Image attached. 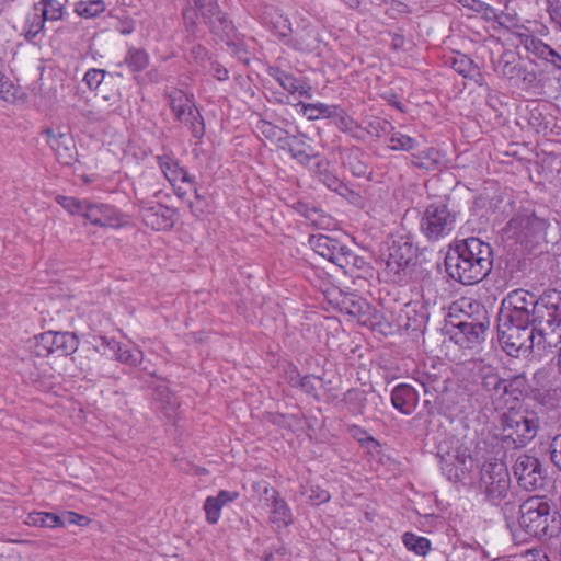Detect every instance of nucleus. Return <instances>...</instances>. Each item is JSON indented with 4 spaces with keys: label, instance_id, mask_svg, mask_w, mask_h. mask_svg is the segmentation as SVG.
Instances as JSON below:
<instances>
[{
    "label": "nucleus",
    "instance_id": "nucleus-1",
    "mask_svg": "<svg viewBox=\"0 0 561 561\" xmlns=\"http://www.w3.org/2000/svg\"><path fill=\"white\" fill-rule=\"evenodd\" d=\"M493 251L479 238H467L451 245L445 256L447 274L456 282L469 286L483 280L492 271Z\"/></svg>",
    "mask_w": 561,
    "mask_h": 561
},
{
    "label": "nucleus",
    "instance_id": "nucleus-2",
    "mask_svg": "<svg viewBox=\"0 0 561 561\" xmlns=\"http://www.w3.org/2000/svg\"><path fill=\"white\" fill-rule=\"evenodd\" d=\"M499 341L510 356L541 358L561 344V324H533L531 328L499 324Z\"/></svg>",
    "mask_w": 561,
    "mask_h": 561
},
{
    "label": "nucleus",
    "instance_id": "nucleus-3",
    "mask_svg": "<svg viewBox=\"0 0 561 561\" xmlns=\"http://www.w3.org/2000/svg\"><path fill=\"white\" fill-rule=\"evenodd\" d=\"M507 300L513 310L533 311V324H561V291L546 290L539 298L533 293L518 288L511 291Z\"/></svg>",
    "mask_w": 561,
    "mask_h": 561
},
{
    "label": "nucleus",
    "instance_id": "nucleus-4",
    "mask_svg": "<svg viewBox=\"0 0 561 561\" xmlns=\"http://www.w3.org/2000/svg\"><path fill=\"white\" fill-rule=\"evenodd\" d=\"M479 490L484 500L494 506H500L506 516L515 507L511 491V477L506 465L502 461L484 462L479 479Z\"/></svg>",
    "mask_w": 561,
    "mask_h": 561
},
{
    "label": "nucleus",
    "instance_id": "nucleus-5",
    "mask_svg": "<svg viewBox=\"0 0 561 561\" xmlns=\"http://www.w3.org/2000/svg\"><path fill=\"white\" fill-rule=\"evenodd\" d=\"M500 428L506 448H522L536 437L539 419L534 411L510 409L500 416Z\"/></svg>",
    "mask_w": 561,
    "mask_h": 561
},
{
    "label": "nucleus",
    "instance_id": "nucleus-6",
    "mask_svg": "<svg viewBox=\"0 0 561 561\" xmlns=\"http://www.w3.org/2000/svg\"><path fill=\"white\" fill-rule=\"evenodd\" d=\"M457 222V214L444 202L426 206L420 221L422 234L430 242H437L449 236Z\"/></svg>",
    "mask_w": 561,
    "mask_h": 561
},
{
    "label": "nucleus",
    "instance_id": "nucleus-7",
    "mask_svg": "<svg viewBox=\"0 0 561 561\" xmlns=\"http://www.w3.org/2000/svg\"><path fill=\"white\" fill-rule=\"evenodd\" d=\"M551 519L550 505L542 497L531 496L519 505L518 525L529 537L552 536L549 534Z\"/></svg>",
    "mask_w": 561,
    "mask_h": 561
},
{
    "label": "nucleus",
    "instance_id": "nucleus-8",
    "mask_svg": "<svg viewBox=\"0 0 561 561\" xmlns=\"http://www.w3.org/2000/svg\"><path fill=\"white\" fill-rule=\"evenodd\" d=\"M169 105L176 119L188 127L192 135L196 139H201L205 135L204 119L195 106L191 96L180 89H171L167 92Z\"/></svg>",
    "mask_w": 561,
    "mask_h": 561
},
{
    "label": "nucleus",
    "instance_id": "nucleus-9",
    "mask_svg": "<svg viewBox=\"0 0 561 561\" xmlns=\"http://www.w3.org/2000/svg\"><path fill=\"white\" fill-rule=\"evenodd\" d=\"M78 345L79 341L73 333L47 331L36 337L35 353L42 357L50 354L68 356L77 351Z\"/></svg>",
    "mask_w": 561,
    "mask_h": 561
},
{
    "label": "nucleus",
    "instance_id": "nucleus-10",
    "mask_svg": "<svg viewBox=\"0 0 561 561\" xmlns=\"http://www.w3.org/2000/svg\"><path fill=\"white\" fill-rule=\"evenodd\" d=\"M513 472L518 485L528 491H536L545 484V470L538 458L522 454L515 460Z\"/></svg>",
    "mask_w": 561,
    "mask_h": 561
},
{
    "label": "nucleus",
    "instance_id": "nucleus-11",
    "mask_svg": "<svg viewBox=\"0 0 561 561\" xmlns=\"http://www.w3.org/2000/svg\"><path fill=\"white\" fill-rule=\"evenodd\" d=\"M139 216L142 222L156 231H165L173 228L176 220V210L152 201L138 199Z\"/></svg>",
    "mask_w": 561,
    "mask_h": 561
},
{
    "label": "nucleus",
    "instance_id": "nucleus-12",
    "mask_svg": "<svg viewBox=\"0 0 561 561\" xmlns=\"http://www.w3.org/2000/svg\"><path fill=\"white\" fill-rule=\"evenodd\" d=\"M465 306H468L470 309L476 306L477 309L482 310V314L479 318H473L471 314H469L466 320L459 321L457 324H455V327L459 329L460 333L463 334L468 343L478 344L484 340L485 333L490 325L486 310L479 304H473L470 300H461V307Z\"/></svg>",
    "mask_w": 561,
    "mask_h": 561
},
{
    "label": "nucleus",
    "instance_id": "nucleus-13",
    "mask_svg": "<svg viewBox=\"0 0 561 561\" xmlns=\"http://www.w3.org/2000/svg\"><path fill=\"white\" fill-rule=\"evenodd\" d=\"M193 2L214 34L228 35L231 22L220 11L216 0H193Z\"/></svg>",
    "mask_w": 561,
    "mask_h": 561
},
{
    "label": "nucleus",
    "instance_id": "nucleus-14",
    "mask_svg": "<svg viewBox=\"0 0 561 561\" xmlns=\"http://www.w3.org/2000/svg\"><path fill=\"white\" fill-rule=\"evenodd\" d=\"M342 310L356 318L362 325L370 329H375L381 323V314L363 298L345 297L342 301Z\"/></svg>",
    "mask_w": 561,
    "mask_h": 561
},
{
    "label": "nucleus",
    "instance_id": "nucleus-15",
    "mask_svg": "<svg viewBox=\"0 0 561 561\" xmlns=\"http://www.w3.org/2000/svg\"><path fill=\"white\" fill-rule=\"evenodd\" d=\"M413 256V248L408 240L403 238L393 240L388 247L387 270L394 275H399L411 263Z\"/></svg>",
    "mask_w": 561,
    "mask_h": 561
},
{
    "label": "nucleus",
    "instance_id": "nucleus-16",
    "mask_svg": "<svg viewBox=\"0 0 561 561\" xmlns=\"http://www.w3.org/2000/svg\"><path fill=\"white\" fill-rule=\"evenodd\" d=\"M479 376L482 389L486 391L490 397H502L508 393L513 383L519 381V377H515L511 380L502 378L496 368L491 365H482L479 368Z\"/></svg>",
    "mask_w": 561,
    "mask_h": 561
},
{
    "label": "nucleus",
    "instance_id": "nucleus-17",
    "mask_svg": "<svg viewBox=\"0 0 561 561\" xmlns=\"http://www.w3.org/2000/svg\"><path fill=\"white\" fill-rule=\"evenodd\" d=\"M83 217L92 225L99 227L118 228L122 225L119 211L107 204H92L88 202Z\"/></svg>",
    "mask_w": 561,
    "mask_h": 561
},
{
    "label": "nucleus",
    "instance_id": "nucleus-18",
    "mask_svg": "<svg viewBox=\"0 0 561 561\" xmlns=\"http://www.w3.org/2000/svg\"><path fill=\"white\" fill-rule=\"evenodd\" d=\"M48 137V145L55 151L59 163L71 165L76 161V145L73 139L67 134H55L51 129L44 131Z\"/></svg>",
    "mask_w": 561,
    "mask_h": 561
},
{
    "label": "nucleus",
    "instance_id": "nucleus-19",
    "mask_svg": "<svg viewBox=\"0 0 561 561\" xmlns=\"http://www.w3.org/2000/svg\"><path fill=\"white\" fill-rule=\"evenodd\" d=\"M263 501L271 507L270 520L279 527L291 523V513L284 499L279 497L278 492L273 488H264Z\"/></svg>",
    "mask_w": 561,
    "mask_h": 561
},
{
    "label": "nucleus",
    "instance_id": "nucleus-20",
    "mask_svg": "<svg viewBox=\"0 0 561 561\" xmlns=\"http://www.w3.org/2000/svg\"><path fill=\"white\" fill-rule=\"evenodd\" d=\"M391 403L402 414L410 415L419 403V394L412 386L400 383L391 391Z\"/></svg>",
    "mask_w": 561,
    "mask_h": 561
},
{
    "label": "nucleus",
    "instance_id": "nucleus-21",
    "mask_svg": "<svg viewBox=\"0 0 561 561\" xmlns=\"http://www.w3.org/2000/svg\"><path fill=\"white\" fill-rule=\"evenodd\" d=\"M256 131L282 150H286V145H288V140L293 136L287 130L265 119L257 122Z\"/></svg>",
    "mask_w": 561,
    "mask_h": 561
},
{
    "label": "nucleus",
    "instance_id": "nucleus-22",
    "mask_svg": "<svg viewBox=\"0 0 561 561\" xmlns=\"http://www.w3.org/2000/svg\"><path fill=\"white\" fill-rule=\"evenodd\" d=\"M237 497V492L228 491H220L217 496L207 497L204 504L207 522L210 524H216L220 517V511L222 506L229 502H232Z\"/></svg>",
    "mask_w": 561,
    "mask_h": 561
},
{
    "label": "nucleus",
    "instance_id": "nucleus-23",
    "mask_svg": "<svg viewBox=\"0 0 561 561\" xmlns=\"http://www.w3.org/2000/svg\"><path fill=\"white\" fill-rule=\"evenodd\" d=\"M415 380L423 387L425 394L439 393L447 389L446 379L436 371L435 367L419 371Z\"/></svg>",
    "mask_w": 561,
    "mask_h": 561
},
{
    "label": "nucleus",
    "instance_id": "nucleus-24",
    "mask_svg": "<svg viewBox=\"0 0 561 561\" xmlns=\"http://www.w3.org/2000/svg\"><path fill=\"white\" fill-rule=\"evenodd\" d=\"M310 169L328 188L341 193L345 187L343 182L330 170V164L327 160L317 159V161L310 165Z\"/></svg>",
    "mask_w": 561,
    "mask_h": 561
},
{
    "label": "nucleus",
    "instance_id": "nucleus-25",
    "mask_svg": "<svg viewBox=\"0 0 561 561\" xmlns=\"http://www.w3.org/2000/svg\"><path fill=\"white\" fill-rule=\"evenodd\" d=\"M305 138L304 135H293L288 140V145H286V150L299 163L309 164L313 159H317V156L312 153V148L306 144Z\"/></svg>",
    "mask_w": 561,
    "mask_h": 561
},
{
    "label": "nucleus",
    "instance_id": "nucleus-26",
    "mask_svg": "<svg viewBox=\"0 0 561 561\" xmlns=\"http://www.w3.org/2000/svg\"><path fill=\"white\" fill-rule=\"evenodd\" d=\"M158 161L162 173L172 186H175L179 182H190L187 172L179 167L178 161L171 157H158Z\"/></svg>",
    "mask_w": 561,
    "mask_h": 561
},
{
    "label": "nucleus",
    "instance_id": "nucleus-27",
    "mask_svg": "<svg viewBox=\"0 0 561 561\" xmlns=\"http://www.w3.org/2000/svg\"><path fill=\"white\" fill-rule=\"evenodd\" d=\"M533 398L548 409L561 407V385L553 382L547 388H533Z\"/></svg>",
    "mask_w": 561,
    "mask_h": 561
},
{
    "label": "nucleus",
    "instance_id": "nucleus-28",
    "mask_svg": "<svg viewBox=\"0 0 561 561\" xmlns=\"http://www.w3.org/2000/svg\"><path fill=\"white\" fill-rule=\"evenodd\" d=\"M115 358L128 365H137L142 360V352L138 348L129 350L123 347L118 342L112 340L106 342Z\"/></svg>",
    "mask_w": 561,
    "mask_h": 561
},
{
    "label": "nucleus",
    "instance_id": "nucleus-29",
    "mask_svg": "<svg viewBox=\"0 0 561 561\" xmlns=\"http://www.w3.org/2000/svg\"><path fill=\"white\" fill-rule=\"evenodd\" d=\"M519 38L525 49L540 59H549V55L552 54V47L534 35L520 34Z\"/></svg>",
    "mask_w": 561,
    "mask_h": 561
},
{
    "label": "nucleus",
    "instance_id": "nucleus-30",
    "mask_svg": "<svg viewBox=\"0 0 561 561\" xmlns=\"http://www.w3.org/2000/svg\"><path fill=\"white\" fill-rule=\"evenodd\" d=\"M34 10L43 16L44 21L60 20L64 13V7L57 0H42Z\"/></svg>",
    "mask_w": 561,
    "mask_h": 561
},
{
    "label": "nucleus",
    "instance_id": "nucleus-31",
    "mask_svg": "<svg viewBox=\"0 0 561 561\" xmlns=\"http://www.w3.org/2000/svg\"><path fill=\"white\" fill-rule=\"evenodd\" d=\"M61 523V517L54 513L34 512L28 514L25 524L36 527H58Z\"/></svg>",
    "mask_w": 561,
    "mask_h": 561
},
{
    "label": "nucleus",
    "instance_id": "nucleus-32",
    "mask_svg": "<svg viewBox=\"0 0 561 561\" xmlns=\"http://www.w3.org/2000/svg\"><path fill=\"white\" fill-rule=\"evenodd\" d=\"M451 67L456 72L462 75L465 78H474L477 75H480L479 67L474 61L462 54H458L453 58Z\"/></svg>",
    "mask_w": 561,
    "mask_h": 561
},
{
    "label": "nucleus",
    "instance_id": "nucleus-33",
    "mask_svg": "<svg viewBox=\"0 0 561 561\" xmlns=\"http://www.w3.org/2000/svg\"><path fill=\"white\" fill-rule=\"evenodd\" d=\"M363 152L358 149H352L344 161V165L352 172L354 176L362 178L368 173V167L363 161Z\"/></svg>",
    "mask_w": 561,
    "mask_h": 561
},
{
    "label": "nucleus",
    "instance_id": "nucleus-34",
    "mask_svg": "<svg viewBox=\"0 0 561 561\" xmlns=\"http://www.w3.org/2000/svg\"><path fill=\"white\" fill-rule=\"evenodd\" d=\"M124 62L127 65L130 71L139 72L148 67L149 56L144 49L130 48L126 54Z\"/></svg>",
    "mask_w": 561,
    "mask_h": 561
},
{
    "label": "nucleus",
    "instance_id": "nucleus-35",
    "mask_svg": "<svg viewBox=\"0 0 561 561\" xmlns=\"http://www.w3.org/2000/svg\"><path fill=\"white\" fill-rule=\"evenodd\" d=\"M319 35L318 32L312 28H305L295 39V48L305 51L310 53L318 48L319 46Z\"/></svg>",
    "mask_w": 561,
    "mask_h": 561
},
{
    "label": "nucleus",
    "instance_id": "nucleus-36",
    "mask_svg": "<svg viewBox=\"0 0 561 561\" xmlns=\"http://www.w3.org/2000/svg\"><path fill=\"white\" fill-rule=\"evenodd\" d=\"M402 540L408 550L419 556H426L431 549V541L427 538L412 533H405Z\"/></svg>",
    "mask_w": 561,
    "mask_h": 561
},
{
    "label": "nucleus",
    "instance_id": "nucleus-37",
    "mask_svg": "<svg viewBox=\"0 0 561 561\" xmlns=\"http://www.w3.org/2000/svg\"><path fill=\"white\" fill-rule=\"evenodd\" d=\"M344 401L353 414H363L367 403V397L363 390L351 389L345 393Z\"/></svg>",
    "mask_w": 561,
    "mask_h": 561
},
{
    "label": "nucleus",
    "instance_id": "nucleus-38",
    "mask_svg": "<svg viewBox=\"0 0 561 561\" xmlns=\"http://www.w3.org/2000/svg\"><path fill=\"white\" fill-rule=\"evenodd\" d=\"M304 114L310 121H314L322 117H331L335 111V106L328 105L324 103H300Z\"/></svg>",
    "mask_w": 561,
    "mask_h": 561
},
{
    "label": "nucleus",
    "instance_id": "nucleus-39",
    "mask_svg": "<svg viewBox=\"0 0 561 561\" xmlns=\"http://www.w3.org/2000/svg\"><path fill=\"white\" fill-rule=\"evenodd\" d=\"M309 244L320 256L327 259L331 254V248L335 245V239L327 234H312Z\"/></svg>",
    "mask_w": 561,
    "mask_h": 561
},
{
    "label": "nucleus",
    "instance_id": "nucleus-40",
    "mask_svg": "<svg viewBox=\"0 0 561 561\" xmlns=\"http://www.w3.org/2000/svg\"><path fill=\"white\" fill-rule=\"evenodd\" d=\"M196 7H192L187 4L182 10V18L185 31L187 33V37H196L197 28H198V12Z\"/></svg>",
    "mask_w": 561,
    "mask_h": 561
},
{
    "label": "nucleus",
    "instance_id": "nucleus-41",
    "mask_svg": "<svg viewBox=\"0 0 561 561\" xmlns=\"http://www.w3.org/2000/svg\"><path fill=\"white\" fill-rule=\"evenodd\" d=\"M499 72L508 79L518 76L520 68L515 62V57L511 53H505L501 56L497 65Z\"/></svg>",
    "mask_w": 561,
    "mask_h": 561
},
{
    "label": "nucleus",
    "instance_id": "nucleus-42",
    "mask_svg": "<svg viewBox=\"0 0 561 561\" xmlns=\"http://www.w3.org/2000/svg\"><path fill=\"white\" fill-rule=\"evenodd\" d=\"M438 152L434 148H427L417 154H412V163L419 169H431L438 163Z\"/></svg>",
    "mask_w": 561,
    "mask_h": 561
},
{
    "label": "nucleus",
    "instance_id": "nucleus-43",
    "mask_svg": "<svg viewBox=\"0 0 561 561\" xmlns=\"http://www.w3.org/2000/svg\"><path fill=\"white\" fill-rule=\"evenodd\" d=\"M106 9L105 4H101L100 2L95 1V3L88 1H79L76 3L75 12L82 18L91 19L95 18L99 14L103 13Z\"/></svg>",
    "mask_w": 561,
    "mask_h": 561
},
{
    "label": "nucleus",
    "instance_id": "nucleus-44",
    "mask_svg": "<svg viewBox=\"0 0 561 561\" xmlns=\"http://www.w3.org/2000/svg\"><path fill=\"white\" fill-rule=\"evenodd\" d=\"M56 202L62 206L67 211H69L72 215H82L85 210V206L88 204L87 201H80L76 197L71 196H62L58 195L56 197Z\"/></svg>",
    "mask_w": 561,
    "mask_h": 561
},
{
    "label": "nucleus",
    "instance_id": "nucleus-45",
    "mask_svg": "<svg viewBox=\"0 0 561 561\" xmlns=\"http://www.w3.org/2000/svg\"><path fill=\"white\" fill-rule=\"evenodd\" d=\"M533 311L530 310H512L507 321L501 324H512L519 328H531L533 327Z\"/></svg>",
    "mask_w": 561,
    "mask_h": 561
},
{
    "label": "nucleus",
    "instance_id": "nucleus-46",
    "mask_svg": "<svg viewBox=\"0 0 561 561\" xmlns=\"http://www.w3.org/2000/svg\"><path fill=\"white\" fill-rule=\"evenodd\" d=\"M350 252L351 249L347 245L335 239V245L331 248V254L328 255L327 260L342 268L347 264L346 259Z\"/></svg>",
    "mask_w": 561,
    "mask_h": 561
},
{
    "label": "nucleus",
    "instance_id": "nucleus-47",
    "mask_svg": "<svg viewBox=\"0 0 561 561\" xmlns=\"http://www.w3.org/2000/svg\"><path fill=\"white\" fill-rule=\"evenodd\" d=\"M45 21L42 15L36 11L34 14L27 18L25 24V38L26 41H33L44 28Z\"/></svg>",
    "mask_w": 561,
    "mask_h": 561
},
{
    "label": "nucleus",
    "instance_id": "nucleus-48",
    "mask_svg": "<svg viewBox=\"0 0 561 561\" xmlns=\"http://www.w3.org/2000/svg\"><path fill=\"white\" fill-rule=\"evenodd\" d=\"M391 148L393 150H405L410 151L417 147V142L414 138L403 135V134H396L390 139Z\"/></svg>",
    "mask_w": 561,
    "mask_h": 561
},
{
    "label": "nucleus",
    "instance_id": "nucleus-49",
    "mask_svg": "<svg viewBox=\"0 0 561 561\" xmlns=\"http://www.w3.org/2000/svg\"><path fill=\"white\" fill-rule=\"evenodd\" d=\"M519 225L523 229H526L531 233L543 231L547 228L546 220H543L535 215H529V216L522 218L519 221Z\"/></svg>",
    "mask_w": 561,
    "mask_h": 561
},
{
    "label": "nucleus",
    "instance_id": "nucleus-50",
    "mask_svg": "<svg viewBox=\"0 0 561 561\" xmlns=\"http://www.w3.org/2000/svg\"><path fill=\"white\" fill-rule=\"evenodd\" d=\"M16 94L18 88L0 71V98L7 102H14Z\"/></svg>",
    "mask_w": 561,
    "mask_h": 561
},
{
    "label": "nucleus",
    "instance_id": "nucleus-51",
    "mask_svg": "<svg viewBox=\"0 0 561 561\" xmlns=\"http://www.w3.org/2000/svg\"><path fill=\"white\" fill-rule=\"evenodd\" d=\"M306 493L308 494V500L313 505H319V504L325 503V502H328L330 500L329 492L323 490V489H321L320 486L310 485L306 490Z\"/></svg>",
    "mask_w": 561,
    "mask_h": 561
},
{
    "label": "nucleus",
    "instance_id": "nucleus-52",
    "mask_svg": "<svg viewBox=\"0 0 561 561\" xmlns=\"http://www.w3.org/2000/svg\"><path fill=\"white\" fill-rule=\"evenodd\" d=\"M106 72L102 69H90L84 75V82L90 89H98L105 78Z\"/></svg>",
    "mask_w": 561,
    "mask_h": 561
},
{
    "label": "nucleus",
    "instance_id": "nucleus-53",
    "mask_svg": "<svg viewBox=\"0 0 561 561\" xmlns=\"http://www.w3.org/2000/svg\"><path fill=\"white\" fill-rule=\"evenodd\" d=\"M549 451L552 463L561 471V434L552 438Z\"/></svg>",
    "mask_w": 561,
    "mask_h": 561
},
{
    "label": "nucleus",
    "instance_id": "nucleus-54",
    "mask_svg": "<svg viewBox=\"0 0 561 561\" xmlns=\"http://www.w3.org/2000/svg\"><path fill=\"white\" fill-rule=\"evenodd\" d=\"M551 371L547 368H541L535 371L533 375V383L534 388H547L551 386L553 382L550 379Z\"/></svg>",
    "mask_w": 561,
    "mask_h": 561
},
{
    "label": "nucleus",
    "instance_id": "nucleus-55",
    "mask_svg": "<svg viewBox=\"0 0 561 561\" xmlns=\"http://www.w3.org/2000/svg\"><path fill=\"white\" fill-rule=\"evenodd\" d=\"M347 264L345 266L342 267V270L346 273V274H352L355 270H360L362 266L364 265V260L362 257H359L358 255H356L352 250L350 253H347Z\"/></svg>",
    "mask_w": 561,
    "mask_h": 561
},
{
    "label": "nucleus",
    "instance_id": "nucleus-56",
    "mask_svg": "<svg viewBox=\"0 0 561 561\" xmlns=\"http://www.w3.org/2000/svg\"><path fill=\"white\" fill-rule=\"evenodd\" d=\"M321 382V379L319 377H316L313 375L305 376L299 380V387L309 394L314 393L317 389V385Z\"/></svg>",
    "mask_w": 561,
    "mask_h": 561
},
{
    "label": "nucleus",
    "instance_id": "nucleus-57",
    "mask_svg": "<svg viewBox=\"0 0 561 561\" xmlns=\"http://www.w3.org/2000/svg\"><path fill=\"white\" fill-rule=\"evenodd\" d=\"M60 517L61 523L59 526H65L67 524L85 525L89 522L88 517L75 512H65Z\"/></svg>",
    "mask_w": 561,
    "mask_h": 561
},
{
    "label": "nucleus",
    "instance_id": "nucleus-58",
    "mask_svg": "<svg viewBox=\"0 0 561 561\" xmlns=\"http://www.w3.org/2000/svg\"><path fill=\"white\" fill-rule=\"evenodd\" d=\"M279 84L284 90L288 91L289 93H296V90H297L296 84H298V79L289 73H286L282 78V81L279 82Z\"/></svg>",
    "mask_w": 561,
    "mask_h": 561
},
{
    "label": "nucleus",
    "instance_id": "nucleus-59",
    "mask_svg": "<svg viewBox=\"0 0 561 561\" xmlns=\"http://www.w3.org/2000/svg\"><path fill=\"white\" fill-rule=\"evenodd\" d=\"M463 7L472 10L473 12L482 11L484 8V2L480 0H457Z\"/></svg>",
    "mask_w": 561,
    "mask_h": 561
},
{
    "label": "nucleus",
    "instance_id": "nucleus-60",
    "mask_svg": "<svg viewBox=\"0 0 561 561\" xmlns=\"http://www.w3.org/2000/svg\"><path fill=\"white\" fill-rule=\"evenodd\" d=\"M296 93H299L300 95L311 99L312 98V89L309 84H307L305 81L298 79V84Z\"/></svg>",
    "mask_w": 561,
    "mask_h": 561
},
{
    "label": "nucleus",
    "instance_id": "nucleus-61",
    "mask_svg": "<svg viewBox=\"0 0 561 561\" xmlns=\"http://www.w3.org/2000/svg\"><path fill=\"white\" fill-rule=\"evenodd\" d=\"M353 123L354 122L350 116L344 115V116L339 117V119L336 122V126L342 131H350L352 129Z\"/></svg>",
    "mask_w": 561,
    "mask_h": 561
},
{
    "label": "nucleus",
    "instance_id": "nucleus-62",
    "mask_svg": "<svg viewBox=\"0 0 561 561\" xmlns=\"http://www.w3.org/2000/svg\"><path fill=\"white\" fill-rule=\"evenodd\" d=\"M390 37H391L390 45L393 49L398 50V49L403 48L404 43H405L403 35L394 33V34H390Z\"/></svg>",
    "mask_w": 561,
    "mask_h": 561
},
{
    "label": "nucleus",
    "instance_id": "nucleus-63",
    "mask_svg": "<svg viewBox=\"0 0 561 561\" xmlns=\"http://www.w3.org/2000/svg\"><path fill=\"white\" fill-rule=\"evenodd\" d=\"M477 13L483 14L489 20H492V19L499 20L500 16L503 15V13L499 14L495 9H493L492 7H490L486 3H484L483 10L482 11H478Z\"/></svg>",
    "mask_w": 561,
    "mask_h": 561
},
{
    "label": "nucleus",
    "instance_id": "nucleus-64",
    "mask_svg": "<svg viewBox=\"0 0 561 561\" xmlns=\"http://www.w3.org/2000/svg\"><path fill=\"white\" fill-rule=\"evenodd\" d=\"M288 381L291 386L296 387L299 386V380L301 379L298 371L295 367H291L289 370L286 371Z\"/></svg>",
    "mask_w": 561,
    "mask_h": 561
}]
</instances>
